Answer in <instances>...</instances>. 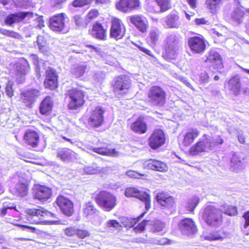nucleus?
Masks as SVG:
<instances>
[{
    "mask_svg": "<svg viewBox=\"0 0 249 249\" xmlns=\"http://www.w3.org/2000/svg\"><path fill=\"white\" fill-rule=\"evenodd\" d=\"M164 43V57L169 60L175 59L180 48L178 37L175 34H169L166 37Z\"/></svg>",
    "mask_w": 249,
    "mask_h": 249,
    "instance_id": "f257e3e1",
    "label": "nucleus"
},
{
    "mask_svg": "<svg viewBox=\"0 0 249 249\" xmlns=\"http://www.w3.org/2000/svg\"><path fill=\"white\" fill-rule=\"evenodd\" d=\"M27 213L33 218V223L35 224H61L60 220H50L49 218L54 217V214L47 210L42 209L41 210L28 209L26 210Z\"/></svg>",
    "mask_w": 249,
    "mask_h": 249,
    "instance_id": "f03ea898",
    "label": "nucleus"
},
{
    "mask_svg": "<svg viewBox=\"0 0 249 249\" xmlns=\"http://www.w3.org/2000/svg\"><path fill=\"white\" fill-rule=\"evenodd\" d=\"M212 148V138L209 135L204 134L195 144L190 147L189 152L191 155L196 156L208 152Z\"/></svg>",
    "mask_w": 249,
    "mask_h": 249,
    "instance_id": "7ed1b4c3",
    "label": "nucleus"
},
{
    "mask_svg": "<svg viewBox=\"0 0 249 249\" xmlns=\"http://www.w3.org/2000/svg\"><path fill=\"white\" fill-rule=\"evenodd\" d=\"M203 219L210 226H218L222 221V212L213 206H208L203 213Z\"/></svg>",
    "mask_w": 249,
    "mask_h": 249,
    "instance_id": "20e7f679",
    "label": "nucleus"
},
{
    "mask_svg": "<svg viewBox=\"0 0 249 249\" xmlns=\"http://www.w3.org/2000/svg\"><path fill=\"white\" fill-rule=\"evenodd\" d=\"M96 201L98 205L107 212L110 211L117 204L116 197L107 191H101L97 194Z\"/></svg>",
    "mask_w": 249,
    "mask_h": 249,
    "instance_id": "39448f33",
    "label": "nucleus"
},
{
    "mask_svg": "<svg viewBox=\"0 0 249 249\" xmlns=\"http://www.w3.org/2000/svg\"><path fill=\"white\" fill-rule=\"evenodd\" d=\"M165 92L159 86H153L148 94L149 102L154 106H162L165 102Z\"/></svg>",
    "mask_w": 249,
    "mask_h": 249,
    "instance_id": "423d86ee",
    "label": "nucleus"
},
{
    "mask_svg": "<svg viewBox=\"0 0 249 249\" xmlns=\"http://www.w3.org/2000/svg\"><path fill=\"white\" fill-rule=\"evenodd\" d=\"M105 110L100 107H97L90 110L88 114V124L91 127H98L104 122L103 114Z\"/></svg>",
    "mask_w": 249,
    "mask_h": 249,
    "instance_id": "0eeeda50",
    "label": "nucleus"
},
{
    "mask_svg": "<svg viewBox=\"0 0 249 249\" xmlns=\"http://www.w3.org/2000/svg\"><path fill=\"white\" fill-rule=\"evenodd\" d=\"M125 33V27L122 21L116 18L111 21L110 36L116 40L122 39Z\"/></svg>",
    "mask_w": 249,
    "mask_h": 249,
    "instance_id": "6e6552de",
    "label": "nucleus"
},
{
    "mask_svg": "<svg viewBox=\"0 0 249 249\" xmlns=\"http://www.w3.org/2000/svg\"><path fill=\"white\" fill-rule=\"evenodd\" d=\"M14 68L11 73L15 74L18 83H22L24 80V76L30 70L28 61L26 59H21L15 64Z\"/></svg>",
    "mask_w": 249,
    "mask_h": 249,
    "instance_id": "1a4fd4ad",
    "label": "nucleus"
},
{
    "mask_svg": "<svg viewBox=\"0 0 249 249\" xmlns=\"http://www.w3.org/2000/svg\"><path fill=\"white\" fill-rule=\"evenodd\" d=\"M124 194L126 197H137L144 202L146 210H148L150 208V197L147 193L140 192L135 187H128L125 189Z\"/></svg>",
    "mask_w": 249,
    "mask_h": 249,
    "instance_id": "9d476101",
    "label": "nucleus"
},
{
    "mask_svg": "<svg viewBox=\"0 0 249 249\" xmlns=\"http://www.w3.org/2000/svg\"><path fill=\"white\" fill-rule=\"evenodd\" d=\"M71 99L68 107L71 109H76L81 107L84 104V94L83 92L78 89H72L69 92Z\"/></svg>",
    "mask_w": 249,
    "mask_h": 249,
    "instance_id": "9b49d317",
    "label": "nucleus"
},
{
    "mask_svg": "<svg viewBox=\"0 0 249 249\" xmlns=\"http://www.w3.org/2000/svg\"><path fill=\"white\" fill-rule=\"evenodd\" d=\"M131 87V81L127 75H122L116 77L114 85V91L118 94L125 93Z\"/></svg>",
    "mask_w": 249,
    "mask_h": 249,
    "instance_id": "f8f14e48",
    "label": "nucleus"
},
{
    "mask_svg": "<svg viewBox=\"0 0 249 249\" xmlns=\"http://www.w3.org/2000/svg\"><path fill=\"white\" fill-rule=\"evenodd\" d=\"M165 141V135L161 129H155L149 138V144L153 149L161 146Z\"/></svg>",
    "mask_w": 249,
    "mask_h": 249,
    "instance_id": "ddd939ff",
    "label": "nucleus"
},
{
    "mask_svg": "<svg viewBox=\"0 0 249 249\" xmlns=\"http://www.w3.org/2000/svg\"><path fill=\"white\" fill-rule=\"evenodd\" d=\"M128 18L140 32L142 33L146 32L148 27V22L145 17L142 15H134L129 16Z\"/></svg>",
    "mask_w": 249,
    "mask_h": 249,
    "instance_id": "4468645a",
    "label": "nucleus"
},
{
    "mask_svg": "<svg viewBox=\"0 0 249 249\" xmlns=\"http://www.w3.org/2000/svg\"><path fill=\"white\" fill-rule=\"evenodd\" d=\"M243 81L241 80L239 76L235 75L231 77L226 85V88L231 94L237 96L240 92Z\"/></svg>",
    "mask_w": 249,
    "mask_h": 249,
    "instance_id": "2eb2a0df",
    "label": "nucleus"
},
{
    "mask_svg": "<svg viewBox=\"0 0 249 249\" xmlns=\"http://www.w3.org/2000/svg\"><path fill=\"white\" fill-rule=\"evenodd\" d=\"M188 42L190 49L195 53H200L205 49L206 44L202 37L199 36L190 37Z\"/></svg>",
    "mask_w": 249,
    "mask_h": 249,
    "instance_id": "dca6fc26",
    "label": "nucleus"
},
{
    "mask_svg": "<svg viewBox=\"0 0 249 249\" xmlns=\"http://www.w3.org/2000/svg\"><path fill=\"white\" fill-rule=\"evenodd\" d=\"M140 5L139 0H120L116 6L118 10L127 13L137 9Z\"/></svg>",
    "mask_w": 249,
    "mask_h": 249,
    "instance_id": "f3484780",
    "label": "nucleus"
},
{
    "mask_svg": "<svg viewBox=\"0 0 249 249\" xmlns=\"http://www.w3.org/2000/svg\"><path fill=\"white\" fill-rule=\"evenodd\" d=\"M56 202L65 214L68 216L72 214L74 212L73 204L71 200L61 196L57 197Z\"/></svg>",
    "mask_w": 249,
    "mask_h": 249,
    "instance_id": "a211bd4d",
    "label": "nucleus"
},
{
    "mask_svg": "<svg viewBox=\"0 0 249 249\" xmlns=\"http://www.w3.org/2000/svg\"><path fill=\"white\" fill-rule=\"evenodd\" d=\"M178 226L183 234L189 235L196 233L197 231L195 222L191 218H185L181 220Z\"/></svg>",
    "mask_w": 249,
    "mask_h": 249,
    "instance_id": "6ab92c4d",
    "label": "nucleus"
},
{
    "mask_svg": "<svg viewBox=\"0 0 249 249\" xmlns=\"http://www.w3.org/2000/svg\"><path fill=\"white\" fill-rule=\"evenodd\" d=\"M205 62L215 69H221L223 67L220 55L213 50L210 51Z\"/></svg>",
    "mask_w": 249,
    "mask_h": 249,
    "instance_id": "aec40b11",
    "label": "nucleus"
},
{
    "mask_svg": "<svg viewBox=\"0 0 249 249\" xmlns=\"http://www.w3.org/2000/svg\"><path fill=\"white\" fill-rule=\"evenodd\" d=\"M200 132L196 128L188 129L183 134L182 143L184 146L188 147L199 136Z\"/></svg>",
    "mask_w": 249,
    "mask_h": 249,
    "instance_id": "412c9836",
    "label": "nucleus"
},
{
    "mask_svg": "<svg viewBox=\"0 0 249 249\" xmlns=\"http://www.w3.org/2000/svg\"><path fill=\"white\" fill-rule=\"evenodd\" d=\"M65 18L63 14L52 18L50 19V27L54 31H61L65 28Z\"/></svg>",
    "mask_w": 249,
    "mask_h": 249,
    "instance_id": "4be33fe9",
    "label": "nucleus"
},
{
    "mask_svg": "<svg viewBox=\"0 0 249 249\" xmlns=\"http://www.w3.org/2000/svg\"><path fill=\"white\" fill-rule=\"evenodd\" d=\"M34 14L32 12H19L11 14L6 17L5 19V23L8 25L20 22L26 17L33 18Z\"/></svg>",
    "mask_w": 249,
    "mask_h": 249,
    "instance_id": "5701e85b",
    "label": "nucleus"
},
{
    "mask_svg": "<svg viewBox=\"0 0 249 249\" xmlns=\"http://www.w3.org/2000/svg\"><path fill=\"white\" fill-rule=\"evenodd\" d=\"M166 27L178 29L181 26L179 17L177 13H171L163 19Z\"/></svg>",
    "mask_w": 249,
    "mask_h": 249,
    "instance_id": "b1692460",
    "label": "nucleus"
},
{
    "mask_svg": "<svg viewBox=\"0 0 249 249\" xmlns=\"http://www.w3.org/2000/svg\"><path fill=\"white\" fill-rule=\"evenodd\" d=\"M39 140V134L36 131L28 129L25 132L24 141L28 145L33 147H36L38 144Z\"/></svg>",
    "mask_w": 249,
    "mask_h": 249,
    "instance_id": "393cba45",
    "label": "nucleus"
},
{
    "mask_svg": "<svg viewBox=\"0 0 249 249\" xmlns=\"http://www.w3.org/2000/svg\"><path fill=\"white\" fill-rule=\"evenodd\" d=\"M82 212L85 216L91 219L92 222H95L93 218H99L98 211L95 208L93 203L90 201L86 202L83 206Z\"/></svg>",
    "mask_w": 249,
    "mask_h": 249,
    "instance_id": "a878e982",
    "label": "nucleus"
},
{
    "mask_svg": "<svg viewBox=\"0 0 249 249\" xmlns=\"http://www.w3.org/2000/svg\"><path fill=\"white\" fill-rule=\"evenodd\" d=\"M40 95V91L36 89H31L23 92L20 95L22 101L28 106L34 102L36 98Z\"/></svg>",
    "mask_w": 249,
    "mask_h": 249,
    "instance_id": "bb28decb",
    "label": "nucleus"
},
{
    "mask_svg": "<svg viewBox=\"0 0 249 249\" xmlns=\"http://www.w3.org/2000/svg\"><path fill=\"white\" fill-rule=\"evenodd\" d=\"M51 194L52 191L50 188L45 186H39L36 188L34 197L43 202L48 199Z\"/></svg>",
    "mask_w": 249,
    "mask_h": 249,
    "instance_id": "cd10ccee",
    "label": "nucleus"
},
{
    "mask_svg": "<svg viewBox=\"0 0 249 249\" xmlns=\"http://www.w3.org/2000/svg\"><path fill=\"white\" fill-rule=\"evenodd\" d=\"M156 199L158 202L163 207L169 208L173 206V198L165 193H159L157 195Z\"/></svg>",
    "mask_w": 249,
    "mask_h": 249,
    "instance_id": "c85d7f7f",
    "label": "nucleus"
},
{
    "mask_svg": "<svg viewBox=\"0 0 249 249\" xmlns=\"http://www.w3.org/2000/svg\"><path fill=\"white\" fill-rule=\"evenodd\" d=\"M130 128L133 132L142 134L146 132L147 126L143 118L140 117L131 124Z\"/></svg>",
    "mask_w": 249,
    "mask_h": 249,
    "instance_id": "c756f323",
    "label": "nucleus"
},
{
    "mask_svg": "<svg viewBox=\"0 0 249 249\" xmlns=\"http://www.w3.org/2000/svg\"><path fill=\"white\" fill-rule=\"evenodd\" d=\"M91 35L97 39L105 40L107 38V29L101 24L97 22L93 25Z\"/></svg>",
    "mask_w": 249,
    "mask_h": 249,
    "instance_id": "7c9ffc66",
    "label": "nucleus"
},
{
    "mask_svg": "<svg viewBox=\"0 0 249 249\" xmlns=\"http://www.w3.org/2000/svg\"><path fill=\"white\" fill-rule=\"evenodd\" d=\"M210 33L218 43H222L228 37V33L226 28L223 27L220 30L212 29Z\"/></svg>",
    "mask_w": 249,
    "mask_h": 249,
    "instance_id": "2f4dec72",
    "label": "nucleus"
},
{
    "mask_svg": "<svg viewBox=\"0 0 249 249\" xmlns=\"http://www.w3.org/2000/svg\"><path fill=\"white\" fill-rule=\"evenodd\" d=\"M57 156L64 161H69L76 158V154L68 148H61L57 150Z\"/></svg>",
    "mask_w": 249,
    "mask_h": 249,
    "instance_id": "473e14b6",
    "label": "nucleus"
},
{
    "mask_svg": "<svg viewBox=\"0 0 249 249\" xmlns=\"http://www.w3.org/2000/svg\"><path fill=\"white\" fill-rule=\"evenodd\" d=\"M53 103L51 98L50 97H46L40 104L39 107V111L41 114L47 115L50 113L52 108Z\"/></svg>",
    "mask_w": 249,
    "mask_h": 249,
    "instance_id": "72a5a7b5",
    "label": "nucleus"
},
{
    "mask_svg": "<svg viewBox=\"0 0 249 249\" xmlns=\"http://www.w3.org/2000/svg\"><path fill=\"white\" fill-rule=\"evenodd\" d=\"M224 233L221 231H213L210 232H204L202 234V237L206 240L212 241L216 240H223Z\"/></svg>",
    "mask_w": 249,
    "mask_h": 249,
    "instance_id": "f704fd0d",
    "label": "nucleus"
},
{
    "mask_svg": "<svg viewBox=\"0 0 249 249\" xmlns=\"http://www.w3.org/2000/svg\"><path fill=\"white\" fill-rule=\"evenodd\" d=\"M243 159L239 154L234 153L233 154L231 160V168L232 170L238 172L244 168V164L242 162Z\"/></svg>",
    "mask_w": 249,
    "mask_h": 249,
    "instance_id": "c9c22d12",
    "label": "nucleus"
},
{
    "mask_svg": "<svg viewBox=\"0 0 249 249\" xmlns=\"http://www.w3.org/2000/svg\"><path fill=\"white\" fill-rule=\"evenodd\" d=\"M87 68V65L84 63L76 64L72 66L71 72L75 77L79 78L84 74Z\"/></svg>",
    "mask_w": 249,
    "mask_h": 249,
    "instance_id": "e433bc0d",
    "label": "nucleus"
},
{
    "mask_svg": "<svg viewBox=\"0 0 249 249\" xmlns=\"http://www.w3.org/2000/svg\"><path fill=\"white\" fill-rule=\"evenodd\" d=\"M161 32L157 27H151L148 33V39L149 42L155 45L159 41Z\"/></svg>",
    "mask_w": 249,
    "mask_h": 249,
    "instance_id": "4c0bfd02",
    "label": "nucleus"
},
{
    "mask_svg": "<svg viewBox=\"0 0 249 249\" xmlns=\"http://www.w3.org/2000/svg\"><path fill=\"white\" fill-rule=\"evenodd\" d=\"M244 12L239 7L235 8L231 13V19L235 24L240 23L243 20Z\"/></svg>",
    "mask_w": 249,
    "mask_h": 249,
    "instance_id": "58836bf2",
    "label": "nucleus"
},
{
    "mask_svg": "<svg viewBox=\"0 0 249 249\" xmlns=\"http://www.w3.org/2000/svg\"><path fill=\"white\" fill-rule=\"evenodd\" d=\"M93 151L97 153L103 155H106L112 157H117L119 155V153L115 149H109L107 148H93Z\"/></svg>",
    "mask_w": 249,
    "mask_h": 249,
    "instance_id": "ea45409f",
    "label": "nucleus"
},
{
    "mask_svg": "<svg viewBox=\"0 0 249 249\" xmlns=\"http://www.w3.org/2000/svg\"><path fill=\"white\" fill-rule=\"evenodd\" d=\"M36 43L38 48L43 53H46L50 50V47L46 39L42 36H37Z\"/></svg>",
    "mask_w": 249,
    "mask_h": 249,
    "instance_id": "a19ab883",
    "label": "nucleus"
},
{
    "mask_svg": "<svg viewBox=\"0 0 249 249\" xmlns=\"http://www.w3.org/2000/svg\"><path fill=\"white\" fill-rule=\"evenodd\" d=\"M222 2V0H206V5L211 12L213 13L219 9Z\"/></svg>",
    "mask_w": 249,
    "mask_h": 249,
    "instance_id": "79ce46f5",
    "label": "nucleus"
},
{
    "mask_svg": "<svg viewBox=\"0 0 249 249\" xmlns=\"http://www.w3.org/2000/svg\"><path fill=\"white\" fill-rule=\"evenodd\" d=\"M160 7V12H164L171 8L170 0H153Z\"/></svg>",
    "mask_w": 249,
    "mask_h": 249,
    "instance_id": "37998d69",
    "label": "nucleus"
},
{
    "mask_svg": "<svg viewBox=\"0 0 249 249\" xmlns=\"http://www.w3.org/2000/svg\"><path fill=\"white\" fill-rule=\"evenodd\" d=\"M199 201L198 197L196 196L190 198L186 205L187 210L189 211L193 212L199 203Z\"/></svg>",
    "mask_w": 249,
    "mask_h": 249,
    "instance_id": "c03bdc74",
    "label": "nucleus"
},
{
    "mask_svg": "<svg viewBox=\"0 0 249 249\" xmlns=\"http://www.w3.org/2000/svg\"><path fill=\"white\" fill-rule=\"evenodd\" d=\"M139 219L138 218H131L129 217H123L122 219L121 223L124 227L130 228L135 226Z\"/></svg>",
    "mask_w": 249,
    "mask_h": 249,
    "instance_id": "a18cd8bd",
    "label": "nucleus"
},
{
    "mask_svg": "<svg viewBox=\"0 0 249 249\" xmlns=\"http://www.w3.org/2000/svg\"><path fill=\"white\" fill-rule=\"evenodd\" d=\"M57 78H46L44 81V85L46 88H49L51 90L55 89L57 87Z\"/></svg>",
    "mask_w": 249,
    "mask_h": 249,
    "instance_id": "49530a36",
    "label": "nucleus"
},
{
    "mask_svg": "<svg viewBox=\"0 0 249 249\" xmlns=\"http://www.w3.org/2000/svg\"><path fill=\"white\" fill-rule=\"evenodd\" d=\"M154 170L166 172L168 170V166L165 163L155 160Z\"/></svg>",
    "mask_w": 249,
    "mask_h": 249,
    "instance_id": "de8ad7c7",
    "label": "nucleus"
},
{
    "mask_svg": "<svg viewBox=\"0 0 249 249\" xmlns=\"http://www.w3.org/2000/svg\"><path fill=\"white\" fill-rule=\"evenodd\" d=\"M16 189L19 196H24L27 194V186L25 183H19L16 185Z\"/></svg>",
    "mask_w": 249,
    "mask_h": 249,
    "instance_id": "09e8293b",
    "label": "nucleus"
},
{
    "mask_svg": "<svg viewBox=\"0 0 249 249\" xmlns=\"http://www.w3.org/2000/svg\"><path fill=\"white\" fill-rule=\"evenodd\" d=\"M86 174L89 175H94L101 172V170L99 167L86 166L84 169Z\"/></svg>",
    "mask_w": 249,
    "mask_h": 249,
    "instance_id": "8fccbe9b",
    "label": "nucleus"
},
{
    "mask_svg": "<svg viewBox=\"0 0 249 249\" xmlns=\"http://www.w3.org/2000/svg\"><path fill=\"white\" fill-rule=\"evenodd\" d=\"M165 224L164 223L160 220H157L153 224L152 230L154 232H159L162 231L163 228L165 227Z\"/></svg>",
    "mask_w": 249,
    "mask_h": 249,
    "instance_id": "3c124183",
    "label": "nucleus"
},
{
    "mask_svg": "<svg viewBox=\"0 0 249 249\" xmlns=\"http://www.w3.org/2000/svg\"><path fill=\"white\" fill-rule=\"evenodd\" d=\"M74 20L75 24L79 27H86L88 25L87 19L84 20L79 15H76L74 17Z\"/></svg>",
    "mask_w": 249,
    "mask_h": 249,
    "instance_id": "603ef678",
    "label": "nucleus"
},
{
    "mask_svg": "<svg viewBox=\"0 0 249 249\" xmlns=\"http://www.w3.org/2000/svg\"><path fill=\"white\" fill-rule=\"evenodd\" d=\"M224 212L228 215L232 216L235 215L237 213V210L235 207L227 205L224 207Z\"/></svg>",
    "mask_w": 249,
    "mask_h": 249,
    "instance_id": "864d4df0",
    "label": "nucleus"
},
{
    "mask_svg": "<svg viewBox=\"0 0 249 249\" xmlns=\"http://www.w3.org/2000/svg\"><path fill=\"white\" fill-rule=\"evenodd\" d=\"M107 228H113L116 230H120L122 227L121 224L116 220H109L106 224Z\"/></svg>",
    "mask_w": 249,
    "mask_h": 249,
    "instance_id": "5fc2aeb1",
    "label": "nucleus"
},
{
    "mask_svg": "<svg viewBox=\"0 0 249 249\" xmlns=\"http://www.w3.org/2000/svg\"><path fill=\"white\" fill-rule=\"evenodd\" d=\"M0 33L1 34L6 36L12 37L14 38H18L19 37V35L18 33L13 31L7 30L5 29H0Z\"/></svg>",
    "mask_w": 249,
    "mask_h": 249,
    "instance_id": "6e6d98bb",
    "label": "nucleus"
},
{
    "mask_svg": "<svg viewBox=\"0 0 249 249\" xmlns=\"http://www.w3.org/2000/svg\"><path fill=\"white\" fill-rule=\"evenodd\" d=\"M99 12L96 9L91 10L88 14L86 17V19L88 23L91 20L94 19L99 16Z\"/></svg>",
    "mask_w": 249,
    "mask_h": 249,
    "instance_id": "4d7b16f0",
    "label": "nucleus"
},
{
    "mask_svg": "<svg viewBox=\"0 0 249 249\" xmlns=\"http://www.w3.org/2000/svg\"><path fill=\"white\" fill-rule=\"evenodd\" d=\"M155 160L149 159L145 160L143 162V167L144 169L154 170Z\"/></svg>",
    "mask_w": 249,
    "mask_h": 249,
    "instance_id": "13d9d810",
    "label": "nucleus"
},
{
    "mask_svg": "<svg viewBox=\"0 0 249 249\" xmlns=\"http://www.w3.org/2000/svg\"><path fill=\"white\" fill-rule=\"evenodd\" d=\"M149 221L143 220L141 223H140L137 226L134 228L133 230L136 233L142 232L143 231L145 228L146 225H147Z\"/></svg>",
    "mask_w": 249,
    "mask_h": 249,
    "instance_id": "bf43d9fd",
    "label": "nucleus"
},
{
    "mask_svg": "<svg viewBox=\"0 0 249 249\" xmlns=\"http://www.w3.org/2000/svg\"><path fill=\"white\" fill-rule=\"evenodd\" d=\"M91 0H74L72 2V5L75 7H80L89 4Z\"/></svg>",
    "mask_w": 249,
    "mask_h": 249,
    "instance_id": "052dcab7",
    "label": "nucleus"
},
{
    "mask_svg": "<svg viewBox=\"0 0 249 249\" xmlns=\"http://www.w3.org/2000/svg\"><path fill=\"white\" fill-rule=\"evenodd\" d=\"M77 229L73 227H70L65 229L64 233L67 236H72L76 235Z\"/></svg>",
    "mask_w": 249,
    "mask_h": 249,
    "instance_id": "680f3d73",
    "label": "nucleus"
},
{
    "mask_svg": "<svg viewBox=\"0 0 249 249\" xmlns=\"http://www.w3.org/2000/svg\"><path fill=\"white\" fill-rule=\"evenodd\" d=\"M152 1L149 2L146 6V10L149 12L151 13H158L160 12L159 9L153 5Z\"/></svg>",
    "mask_w": 249,
    "mask_h": 249,
    "instance_id": "e2e57ef3",
    "label": "nucleus"
},
{
    "mask_svg": "<svg viewBox=\"0 0 249 249\" xmlns=\"http://www.w3.org/2000/svg\"><path fill=\"white\" fill-rule=\"evenodd\" d=\"M12 86H13V83L9 81L7 84L6 87V92L7 95L9 97H12L13 95V90L12 89Z\"/></svg>",
    "mask_w": 249,
    "mask_h": 249,
    "instance_id": "0e129e2a",
    "label": "nucleus"
},
{
    "mask_svg": "<svg viewBox=\"0 0 249 249\" xmlns=\"http://www.w3.org/2000/svg\"><path fill=\"white\" fill-rule=\"evenodd\" d=\"M15 209V207L13 206H9V205L5 204H4L2 208L0 209V215L4 216L7 213L8 210H11Z\"/></svg>",
    "mask_w": 249,
    "mask_h": 249,
    "instance_id": "69168bd1",
    "label": "nucleus"
},
{
    "mask_svg": "<svg viewBox=\"0 0 249 249\" xmlns=\"http://www.w3.org/2000/svg\"><path fill=\"white\" fill-rule=\"evenodd\" d=\"M209 76L206 72H203L201 73L199 77V82L201 84H205L208 82Z\"/></svg>",
    "mask_w": 249,
    "mask_h": 249,
    "instance_id": "338daca9",
    "label": "nucleus"
},
{
    "mask_svg": "<svg viewBox=\"0 0 249 249\" xmlns=\"http://www.w3.org/2000/svg\"><path fill=\"white\" fill-rule=\"evenodd\" d=\"M46 78H57L56 74L54 70L49 68L46 71Z\"/></svg>",
    "mask_w": 249,
    "mask_h": 249,
    "instance_id": "774afa93",
    "label": "nucleus"
}]
</instances>
